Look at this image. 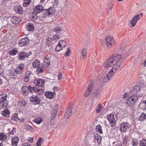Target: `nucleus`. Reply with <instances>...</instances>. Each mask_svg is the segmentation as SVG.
<instances>
[{
    "label": "nucleus",
    "mask_w": 146,
    "mask_h": 146,
    "mask_svg": "<svg viewBox=\"0 0 146 146\" xmlns=\"http://www.w3.org/2000/svg\"><path fill=\"white\" fill-rule=\"evenodd\" d=\"M128 56L127 52L123 50L121 55L118 54H113L109 57L105 62L104 66L106 68L112 66V69L107 74L102 76L100 78L104 82H107L114 76L124 60Z\"/></svg>",
    "instance_id": "obj_1"
},
{
    "label": "nucleus",
    "mask_w": 146,
    "mask_h": 146,
    "mask_svg": "<svg viewBox=\"0 0 146 146\" xmlns=\"http://www.w3.org/2000/svg\"><path fill=\"white\" fill-rule=\"evenodd\" d=\"M32 66L34 68H37L36 72L38 74L42 73L43 72L42 64H40V61L36 59L33 62Z\"/></svg>",
    "instance_id": "obj_2"
},
{
    "label": "nucleus",
    "mask_w": 146,
    "mask_h": 146,
    "mask_svg": "<svg viewBox=\"0 0 146 146\" xmlns=\"http://www.w3.org/2000/svg\"><path fill=\"white\" fill-rule=\"evenodd\" d=\"M107 118L111 127H113L115 126L116 120L114 118V114L111 113L107 115Z\"/></svg>",
    "instance_id": "obj_3"
},
{
    "label": "nucleus",
    "mask_w": 146,
    "mask_h": 146,
    "mask_svg": "<svg viewBox=\"0 0 146 146\" xmlns=\"http://www.w3.org/2000/svg\"><path fill=\"white\" fill-rule=\"evenodd\" d=\"M138 99L137 96L135 95H133L129 97L126 101V103L129 106L133 104Z\"/></svg>",
    "instance_id": "obj_4"
},
{
    "label": "nucleus",
    "mask_w": 146,
    "mask_h": 146,
    "mask_svg": "<svg viewBox=\"0 0 146 146\" xmlns=\"http://www.w3.org/2000/svg\"><path fill=\"white\" fill-rule=\"evenodd\" d=\"M90 84L85 93L84 95V96L86 97H88L91 93L93 87L94 82L92 80H91L90 81Z\"/></svg>",
    "instance_id": "obj_5"
},
{
    "label": "nucleus",
    "mask_w": 146,
    "mask_h": 146,
    "mask_svg": "<svg viewBox=\"0 0 146 146\" xmlns=\"http://www.w3.org/2000/svg\"><path fill=\"white\" fill-rule=\"evenodd\" d=\"M29 44V41L28 37L21 39L19 41V44L20 46H25Z\"/></svg>",
    "instance_id": "obj_6"
},
{
    "label": "nucleus",
    "mask_w": 146,
    "mask_h": 146,
    "mask_svg": "<svg viewBox=\"0 0 146 146\" xmlns=\"http://www.w3.org/2000/svg\"><path fill=\"white\" fill-rule=\"evenodd\" d=\"M34 77L33 74L31 71H27L24 76V80L26 82H28L29 80L32 79Z\"/></svg>",
    "instance_id": "obj_7"
},
{
    "label": "nucleus",
    "mask_w": 146,
    "mask_h": 146,
    "mask_svg": "<svg viewBox=\"0 0 146 146\" xmlns=\"http://www.w3.org/2000/svg\"><path fill=\"white\" fill-rule=\"evenodd\" d=\"M106 45L108 48L111 47L114 44V41L113 38L110 36H107L106 39Z\"/></svg>",
    "instance_id": "obj_8"
},
{
    "label": "nucleus",
    "mask_w": 146,
    "mask_h": 146,
    "mask_svg": "<svg viewBox=\"0 0 146 146\" xmlns=\"http://www.w3.org/2000/svg\"><path fill=\"white\" fill-rule=\"evenodd\" d=\"M34 83L36 86H43L45 83V81L43 79L37 78L34 81Z\"/></svg>",
    "instance_id": "obj_9"
},
{
    "label": "nucleus",
    "mask_w": 146,
    "mask_h": 146,
    "mask_svg": "<svg viewBox=\"0 0 146 146\" xmlns=\"http://www.w3.org/2000/svg\"><path fill=\"white\" fill-rule=\"evenodd\" d=\"M120 129L121 132H125L127 129L129 127V125L127 122H122L120 124Z\"/></svg>",
    "instance_id": "obj_10"
},
{
    "label": "nucleus",
    "mask_w": 146,
    "mask_h": 146,
    "mask_svg": "<svg viewBox=\"0 0 146 146\" xmlns=\"http://www.w3.org/2000/svg\"><path fill=\"white\" fill-rule=\"evenodd\" d=\"M44 7L40 5H38L34 9V15H36L38 13L42 12L44 9Z\"/></svg>",
    "instance_id": "obj_11"
},
{
    "label": "nucleus",
    "mask_w": 146,
    "mask_h": 146,
    "mask_svg": "<svg viewBox=\"0 0 146 146\" xmlns=\"http://www.w3.org/2000/svg\"><path fill=\"white\" fill-rule=\"evenodd\" d=\"M50 58L46 57L45 58L43 63L41 64L42 66V69L43 70V72L46 67H48L50 65Z\"/></svg>",
    "instance_id": "obj_12"
},
{
    "label": "nucleus",
    "mask_w": 146,
    "mask_h": 146,
    "mask_svg": "<svg viewBox=\"0 0 146 146\" xmlns=\"http://www.w3.org/2000/svg\"><path fill=\"white\" fill-rule=\"evenodd\" d=\"M40 100V98H38L37 96H31V101L34 104H38Z\"/></svg>",
    "instance_id": "obj_13"
},
{
    "label": "nucleus",
    "mask_w": 146,
    "mask_h": 146,
    "mask_svg": "<svg viewBox=\"0 0 146 146\" xmlns=\"http://www.w3.org/2000/svg\"><path fill=\"white\" fill-rule=\"evenodd\" d=\"M29 55H28V54L26 52H23L19 53L18 56L19 59L20 60H23L25 59L26 58L28 57Z\"/></svg>",
    "instance_id": "obj_14"
},
{
    "label": "nucleus",
    "mask_w": 146,
    "mask_h": 146,
    "mask_svg": "<svg viewBox=\"0 0 146 146\" xmlns=\"http://www.w3.org/2000/svg\"><path fill=\"white\" fill-rule=\"evenodd\" d=\"M88 53V49L87 48H84L81 50V53L82 55V58L84 60H85L87 57Z\"/></svg>",
    "instance_id": "obj_15"
},
{
    "label": "nucleus",
    "mask_w": 146,
    "mask_h": 146,
    "mask_svg": "<svg viewBox=\"0 0 146 146\" xmlns=\"http://www.w3.org/2000/svg\"><path fill=\"white\" fill-rule=\"evenodd\" d=\"M21 91L22 94L24 96L27 95L29 92L28 87L26 86H22Z\"/></svg>",
    "instance_id": "obj_16"
},
{
    "label": "nucleus",
    "mask_w": 146,
    "mask_h": 146,
    "mask_svg": "<svg viewBox=\"0 0 146 146\" xmlns=\"http://www.w3.org/2000/svg\"><path fill=\"white\" fill-rule=\"evenodd\" d=\"M34 92L36 94L39 95H42L44 93V90L40 89L39 87L36 86L35 88L34 89Z\"/></svg>",
    "instance_id": "obj_17"
},
{
    "label": "nucleus",
    "mask_w": 146,
    "mask_h": 146,
    "mask_svg": "<svg viewBox=\"0 0 146 146\" xmlns=\"http://www.w3.org/2000/svg\"><path fill=\"white\" fill-rule=\"evenodd\" d=\"M139 19L136 15L133 17L132 19L130 21V24L132 27H134L135 26L136 23Z\"/></svg>",
    "instance_id": "obj_18"
},
{
    "label": "nucleus",
    "mask_w": 146,
    "mask_h": 146,
    "mask_svg": "<svg viewBox=\"0 0 146 146\" xmlns=\"http://www.w3.org/2000/svg\"><path fill=\"white\" fill-rule=\"evenodd\" d=\"M21 21L20 18L16 17H12L11 18V21L13 24H18Z\"/></svg>",
    "instance_id": "obj_19"
},
{
    "label": "nucleus",
    "mask_w": 146,
    "mask_h": 146,
    "mask_svg": "<svg viewBox=\"0 0 146 146\" xmlns=\"http://www.w3.org/2000/svg\"><path fill=\"white\" fill-rule=\"evenodd\" d=\"M45 9H44L46 11L48 12V15H51L54 12V7H50L48 9H46L45 7H44Z\"/></svg>",
    "instance_id": "obj_20"
},
{
    "label": "nucleus",
    "mask_w": 146,
    "mask_h": 146,
    "mask_svg": "<svg viewBox=\"0 0 146 146\" xmlns=\"http://www.w3.org/2000/svg\"><path fill=\"white\" fill-rule=\"evenodd\" d=\"M19 138L17 137H15L12 139V143L13 145L16 146L17 145Z\"/></svg>",
    "instance_id": "obj_21"
},
{
    "label": "nucleus",
    "mask_w": 146,
    "mask_h": 146,
    "mask_svg": "<svg viewBox=\"0 0 146 146\" xmlns=\"http://www.w3.org/2000/svg\"><path fill=\"white\" fill-rule=\"evenodd\" d=\"M7 96V95L6 94L0 95V102L2 103L5 102Z\"/></svg>",
    "instance_id": "obj_22"
},
{
    "label": "nucleus",
    "mask_w": 146,
    "mask_h": 146,
    "mask_svg": "<svg viewBox=\"0 0 146 146\" xmlns=\"http://www.w3.org/2000/svg\"><path fill=\"white\" fill-rule=\"evenodd\" d=\"M15 10L16 12L19 14H21L23 12L22 8L19 5L15 7Z\"/></svg>",
    "instance_id": "obj_23"
},
{
    "label": "nucleus",
    "mask_w": 146,
    "mask_h": 146,
    "mask_svg": "<svg viewBox=\"0 0 146 146\" xmlns=\"http://www.w3.org/2000/svg\"><path fill=\"white\" fill-rule=\"evenodd\" d=\"M45 95L47 98L51 99L52 98L54 94L51 92L47 91L45 92Z\"/></svg>",
    "instance_id": "obj_24"
},
{
    "label": "nucleus",
    "mask_w": 146,
    "mask_h": 146,
    "mask_svg": "<svg viewBox=\"0 0 146 146\" xmlns=\"http://www.w3.org/2000/svg\"><path fill=\"white\" fill-rule=\"evenodd\" d=\"M27 30L28 31H32L34 29L33 24L31 23H28L27 26Z\"/></svg>",
    "instance_id": "obj_25"
},
{
    "label": "nucleus",
    "mask_w": 146,
    "mask_h": 146,
    "mask_svg": "<svg viewBox=\"0 0 146 146\" xmlns=\"http://www.w3.org/2000/svg\"><path fill=\"white\" fill-rule=\"evenodd\" d=\"M18 53V51L17 48H15L13 49L10 50L9 52V54L11 55H16Z\"/></svg>",
    "instance_id": "obj_26"
},
{
    "label": "nucleus",
    "mask_w": 146,
    "mask_h": 146,
    "mask_svg": "<svg viewBox=\"0 0 146 146\" xmlns=\"http://www.w3.org/2000/svg\"><path fill=\"white\" fill-rule=\"evenodd\" d=\"M15 71L13 72V73L11 74V76H14L15 77H16L17 74H19L23 72L22 70L17 69V68H16Z\"/></svg>",
    "instance_id": "obj_27"
},
{
    "label": "nucleus",
    "mask_w": 146,
    "mask_h": 146,
    "mask_svg": "<svg viewBox=\"0 0 146 146\" xmlns=\"http://www.w3.org/2000/svg\"><path fill=\"white\" fill-rule=\"evenodd\" d=\"M139 106L141 109L143 110H146L145 103H144V101L141 102Z\"/></svg>",
    "instance_id": "obj_28"
},
{
    "label": "nucleus",
    "mask_w": 146,
    "mask_h": 146,
    "mask_svg": "<svg viewBox=\"0 0 146 146\" xmlns=\"http://www.w3.org/2000/svg\"><path fill=\"white\" fill-rule=\"evenodd\" d=\"M140 90V88L139 86H135L133 87L132 90L134 92V94H135L137 93Z\"/></svg>",
    "instance_id": "obj_29"
},
{
    "label": "nucleus",
    "mask_w": 146,
    "mask_h": 146,
    "mask_svg": "<svg viewBox=\"0 0 146 146\" xmlns=\"http://www.w3.org/2000/svg\"><path fill=\"white\" fill-rule=\"evenodd\" d=\"M145 119H146V115L144 113H142L139 118V120L143 121Z\"/></svg>",
    "instance_id": "obj_30"
},
{
    "label": "nucleus",
    "mask_w": 146,
    "mask_h": 146,
    "mask_svg": "<svg viewBox=\"0 0 146 146\" xmlns=\"http://www.w3.org/2000/svg\"><path fill=\"white\" fill-rule=\"evenodd\" d=\"M58 44L62 48H64L66 45V43L63 40L60 41Z\"/></svg>",
    "instance_id": "obj_31"
},
{
    "label": "nucleus",
    "mask_w": 146,
    "mask_h": 146,
    "mask_svg": "<svg viewBox=\"0 0 146 146\" xmlns=\"http://www.w3.org/2000/svg\"><path fill=\"white\" fill-rule=\"evenodd\" d=\"M11 119L13 120L17 121L19 120L18 116V114L17 113H15L13 114L11 116Z\"/></svg>",
    "instance_id": "obj_32"
},
{
    "label": "nucleus",
    "mask_w": 146,
    "mask_h": 146,
    "mask_svg": "<svg viewBox=\"0 0 146 146\" xmlns=\"http://www.w3.org/2000/svg\"><path fill=\"white\" fill-rule=\"evenodd\" d=\"M9 110L8 111L7 109H6L3 111L2 113V115L5 116H8L9 115Z\"/></svg>",
    "instance_id": "obj_33"
},
{
    "label": "nucleus",
    "mask_w": 146,
    "mask_h": 146,
    "mask_svg": "<svg viewBox=\"0 0 146 146\" xmlns=\"http://www.w3.org/2000/svg\"><path fill=\"white\" fill-rule=\"evenodd\" d=\"M43 139L41 137H39L36 142V145L37 146H40L43 142Z\"/></svg>",
    "instance_id": "obj_34"
},
{
    "label": "nucleus",
    "mask_w": 146,
    "mask_h": 146,
    "mask_svg": "<svg viewBox=\"0 0 146 146\" xmlns=\"http://www.w3.org/2000/svg\"><path fill=\"white\" fill-rule=\"evenodd\" d=\"M31 1V0H24L23 6L25 7L28 6Z\"/></svg>",
    "instance_id": "obj_35"
},
{
    "label": "nucleus",
    "mask_w": 146,
    "mask_h": 146,
    "mask_svg": "<svg viewBox=\"0 0 146 146\" xmlns=\"http://www.w3.org/2000/svg\"><path fill=\"white\" fill-rule=\"evenodd\" d=\"M139 146H146V139H143L141 140L139 144Z\"/></svg>",
    "instance_id": "obj_36"
},
{
    "label": "nucleus",
    "mask_w": 146,
    "mask_h": 146,
    "mask_svg": "<svg viewBox=\"0 0 146 146\" xmlns=\"http://www.w3.org/2000/svg\"><path fill=\"white\" fill-rule=\"evenodd\" d=\"M138 144V141L137 139H133L132 145L133 146H137Z\"/></svg>",
    "instance_id": "obj_37"
},
{
    "label": "nucleus",
    "mask_w": 146,
    "mask_h": 146,
    "mask_svg": "<svg viewBox=\"0 0 146 146\" xmlns=\"http://www.w3.org/2000/svg\"><path fill=\"white\" fill-rule=\"evenodd\" d=\"M7 136L5 134L3 133H0V140H3L6 139Z\"/></svg>",
    "instance_id": "obj_38"
},
{
    "label": "nucleus",
    "mask_w": 146,
    "mask_h": 146,
    "mask_svg": "<svg viewBox=\"0 0 146 146\" xmlns=\"http://www.w3.org/2000/svg\"><path fill=\"white\" fill-rule=\"evenodd\" d=\"M96 130L97 131L100 133H102V127L100 125H98L96 126Z\"/></svg>",
    "instance_id": "obj_39"
},
{
    "label": "nucleus",
    "mask_w": 146,
    "mask_h": 146,
    "mask_svg": "<svg viewBox=\"0 0 146 146\" xmlns=\"http://www.w3.org/2000/svg\"><path fill=\"white\" fill-rule=\"evenodd\" d=\"M42 121V119L40 118H38L35 119L34 121L37 124H39Z\"/></svg>",
    "instance_id": "obj_40"
},
{
    "label": "nucleus",
    "mask_w": 146,
    "mask_h": 146,
    "mask_svg": "<svg viewBox=\"0 0 146 146\" xmlns=\"http://www.w3.org/2000/svg\"><path fill=\"white\" fill-rule=\"evenodd\" d=\"M103 107L102 106L101 104H98V106L97 107V109L96 110V112H99L100 110H103Z\"/></svg>",
    "instance_id": "obj_41"
},
{
    "label": "nucleus",
    "mask_w": 146,
    "mask_h": 146,
    "mask_svg": "<svg viewBox=\"0 0 146 146\" xmlns=\"http://www.w3.org/2000/svg\"><path fill=\"white\" fill-rule=\"evenodd\" d=\"M54 30L56 33H60L62 31V29L61 27H56V28L54 29Z\"/></svg>",
    "instance_id": "obj_42"
},
{
    "label": "nucleus",
    "mask_w": 146,
    "mask_h": 146,
    "mask_svg": "<svg viewBox=\"0 0 146 146\" xmlns=\"http://www.w3.org/2000/svg\"><path fill=\"white\" fill-rule=\"evenodd\" d=\"M25 68V65L24 64H21L18 65L17 66V69L22 70V71H23V70Z\"/></svg>",
    "instance_id": "obj_43"
},
{
    "label": "nucleus",
    "mask_w": 146,
    "mask_h": 146,
    "mask_svg": "<svg viewBox=\"0 0 146 146\" xmlns=\"http://www.w3.org/2000/svg\"><path fill=\"white\" fill-rule=\"evenodd\" d=\"M25 128L26 129L28 130H33L34 129L33 128L32 126L28 124L26 125H25Z\"/></svg>",
    "instance_id": "obj_44"
},
{
    "label": "nucleus",
    "mask_w": 146,
    "mask_h": 146,
    "mask_svg": "<svg viewBox=\"0 0 146 146\" xmlns=\"http://www.w3.org/2000/svg\"><path fill=\"white\" fill-rule=\"evenodd\" d=\"M62 49L59 44L56 46L55 50L56 51H59Z\"/></svg>",
    "instance_id": "obj_45"
},
{
    "label": "nucleus",
    "mask_w": 146,
    "mask_h": 146,
    "mask_svg": "<svg viewBox=\"0 0 146 146\" xmlns=\"http://www.w3.org/2000/svg\"><path fill=\"white\" fill-rule=\"evenodd\" d=\"M67 51L65 52V54L66 56H68L70 54V47H68L67 48Z\"/></svg>",
    "instance_id": "obj_46"
},
{
    "label": "nucleus",
    "mask_w": 146,
    "mask_h": 146,
    "mask_svg": "<svg viewBox=\"0 0 146 146\" xmlns=\"http://www.w3.org/2000/svg\"><path fill=\"white\" fill-rule=\"evenodd\" d=\"M36 87V86H32L31 85H29L28 88L29 89V91L30 90V92H32L33 91H34V88H35Z\"/></svg>",
    "instance_id": "obj_47"
},
{
    "label": "nucleus",
    "mask_w": 146,
    "mask_h": 146,
    "mask_svg": "<svg viewBox=\"0 0 146 146\" xmlns=\"http://www.w3.org/2000/svg\"><path fill=\"white\" fill-rule=\"evenodd\" d=\"M59 35H56L52 37V39H51L52 40H56L59 39Z\"/></svg>",
    "instance_id": "obj_48"
},
{
    "label": "nucleus",
    "mask_w": 146,
    "mask_h": 146,
    "mask_svg": "<svg viewBox=\"0 0 146 146\" xmlns=\"http://www.w3.org/2000/svg\"><path fill=\"white\" fill-rule=\"evenodd\" d=\"M71 115V114H70L68 112H66L65 113L64 116V118L67 119H68L70 117Z\"/></svg>",
    "instance_id": "obj_49"
},
{
    "label": "nucleus",
    "mask_w": 146,
    "mask_h": 146,
    "mask_svg": "<svg viewBox=\"0 0 146 146\" xmlns=\"http://www.w3.org/2000/svg\"><path fill=\"white\" fill-rule=\"evenodd\" d=\"M52 40L51 38H48L47 40V43L48 45H50L52 43Z\"/></svg>",
    "instance_id": "obj_50"
},
{
    "label": "nucleus",
    "mask_w": 146,
    "mask_h": 146,
    "mask_svg": "<svg viewBox=\"0 0 146 146\" xmlns=\"http://www.w3.org/2000/svg\"><path fill=\"white\" fill-rule=\"evenodd\" d=\"M21 106H24L26 104V103L25 101H22L20 102Z\"/></svg>",
    "instance_id": "obj_51"
},
{
    "label": "nucleus",
    "mask_w": 146,
    "mask_h": 146,
    "mask_svg": "<svg viewBox=\"0 0 146 146\" xmlns=\"http://www.w3.org/2000/svg\"><path fill=\"white\" fill-rule=\"evenodd\" d=\"M16 131V129L15 128H13V130L10 132L11 134H13Z\"/></svg>",
    "instance_id": "obj_52"
},
{
    "label": "nucleus",
    "mask_w": 146,
    "mask_h": 146,
    "mask_svg": "<svg viewBox=\"0 0 146 146\" xmlns=\"http://www.w3.org/2000/svg\"><path fill=\"white\" fill-rule=\"evenodd\" d=\"M114 115L115 114V119L116 120H117L118 119V113H116L114 112V113H113Z\"/></svg>",
    "instance_id": "obj_53"
},
{
    "label": "nucleus",
    "mask_w": 146,
    "mask_h": 146,
    "mask_svg": "<svg viewBox=\"0 0 146 146\" xmlns=\"http://www.w3.org/2000/svg\"><path fill=\"white\" fill-rule=\"evenodd\" d=\"M143 14L142 13H140L139 14H137L136 15V16L139 19V18L140 17H142L143 16Z\"/></svg>",
    "instance_id": "obj_54"
},
{
    "label": "nucleus",
    "mask_w": 146,
    "mask_h": 146,
    "mask_svg": "<svg viewBox=\"0 0 146 146\" xmlns=\"http://www.w3.org/2000/svg\"><path fill=\"white\" fill-rule=\"evenodd\" d=\"M72 108L70 107V108H69L68 109L67 111V112H68L70 114H70H72V113H71L72 112Z\"/></svg>",
    "instance_id": "obj_55"
},
{
    "label": "nucleus",
    "mask_w": 146,
    "mask_h": 146,
    "mask_svg": "<svg viewBox=\"0 0 146 146\" xmlns=\"http://www.w3.org/2000/svg\"><path fill=\"white\" fill-rule=\"evenodd\" d=\"M128 93H125L123 95V98H127V97L128 96Z\"/></svg>",
    "instance_id": "obj_56"
},
{
    "label": "nucleus",
    "mask_w": 146,
    "mask_h": 146,
    "mask_svg": "<svg viewBox=\"0 0 146 146\" xmlns=\"http://www.w3.org/2000/svg\"><path fill=\"white\" fill-rule=\"evenodd\" d=\"M62 75L61 73H60L59 74L58 77V78L59 80H60L62 78Z\"/></svg>",
    "instance_id": "obj_57"
},
{
    "label": "nucleus",
    "mask_w": 146,
    "mask_h": 146,
    "mask_svg": "<svg viewBox=\"0 0 146 146\" xmlns=\"http://www.w3.org/2000/svg\"><path fill=\"white\" fill-rule=\"evenodd\" d=\"M53 90H54V92H55V91L59 90V88L58 87H54L53 88Z\"/></svg>",
    "instance_id": "obj_58"
},
{
    "label": "nucleus",
    "mask_w": 146,
    "mask_h": 146,
    "mask_svg": "<svg viewBox=\"0 0 146 146\" xmlns=\"http://www.w3.org/2000/svg\"><path fill=\"white\" fill-rule=\"evenodd\" d=\"M143 64L145 66H146V60H143L142 62Z\"/></svg>",
    "instance_id": "obj_59"
},
{
    "label": "nucleus",
    "mask_w": 146,
    "mask_h": 146,
    "mask_svg": "<svg viewBox=\"0 0 146 146\" xmlns=\"http://www.w3.org/2000/svg\"><path fill=\"white\" fill-rule=\"evenodd\" d=\"M23 146H30V144L27 143H25L23 145Z\"/></svg>",
    "instance_id": "obj_60"
},
{
    "label": "nucleus",
    "mask_w": 146,
    "mask_h": 146,
    "mask_svg": "<svg viewBox=\"0 0 146 146\" xmlns=\"http://www.w3.org/2000/svg\"><path fill=\"white\" fill-rule=\"evenodd\" d=\"M29 142L32 143L33 141V138H29L28 140Z\"/></svg>",
    "instance_id": "obj_61"
},
{
    "label": "nucleus",
    "mask_w": 146,
    "mask_h": 146,
    "mask_svg": "<svg viewBox=\"0 0 146 146\" xmlns=\"http://www.w3.org/2000/svg\"><path fill=\"white\" fill-rule=\"evenodd\" d=\"M95 139H96L97 141H98L100 139V137L97 136H95Z\"/></svg>",
    "instance_id": "obj_62"
},
{
    "label": "nucleus",
    "mask_w": 146,
    "mask_h": 146,
    "mask_svg": "<svg viewBox=\"0 0 146 146\" xmlns=\"http://www.w3.org/2000/svg\"><path fill=\"white\" fill-rule=\"evenodd\" d=\"M57 113V111H55L54 113L53 114H54V117L53 118H54L55 117Z\"/></svg>",
    "instance_id": "obj_63"
},
{
    "label": "nucleus",
    "mask_w": 146,
    "mask_h": 146,
    "mask_svg": "<svg viewBox=\"0 0 146 146\" xmlns=\"http://www.w3.org/2000/svg\"><path fill=\"white\" fill-rule=\"evenodd\" d=\"M115 146H122V145L121 143H120L116 144Z\"/></svg>",
    "instance_id": "obj_64"
}]
</instances>
